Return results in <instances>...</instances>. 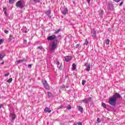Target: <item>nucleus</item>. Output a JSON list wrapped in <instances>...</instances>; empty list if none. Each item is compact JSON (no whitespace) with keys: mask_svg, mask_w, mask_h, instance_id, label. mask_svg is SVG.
<instances>
[{"mask_svg":"<svg viewBox=\"0 0 125 125\" xmlns=\"http://www.w3.org/2000/svg\"><path fill=\"white\" fill-rule=\"evenodd\" d=\"M121 98V95L119 93H115L111 97L108 101V103L112 106H116V102H117V99Z\"/></svg>","mask_w":125,"mask_h":125,"instance_id":"obj_1","label":"nucleus"},{"mask_svg":"<svg viewBox=\"0 0 125 125\" xmlns=\"http://www.w3.org/2000/svg\"><path fill=\"white\" fill-rule=\"evenodd\" d=\"M26 2L24 0H20L17 2L16 5L17 7H19L20 8H23L25 7Z\"/></svg>","mask_w":125,"mask_h":125,"instance_id":"obj_2","label":"nucleus"},{"mask_svg":"<svg viewBox=\"0 0 125 125\" xmlns=\"http://www.w3.org/2000/svg\"><path fill=\"white\" fill-rule=\"evenodd\" d=\"M58 43V40H55L50 44L51 51L53 52L56 49Z\"/></svg>","mask_w":125,"mask_h":125,"instance_id":"obj_3","label":"nucleus"},{"mask_svg":"<svg viewBox=\"0 0 125 125\" xmlns=\"http://www.w3.org/2000/svg\"><path fill=\"white\" fill-rule=\"evenodd\" d=\"M43 84L46 89H47V90H49L50 87H49V85H48V83H47V82H46V80H43Z\"/></svg>","mask_w":125,"mask_h":125,"instance_id":"obj_4","label":"nucleus"},{"mask_svg":"<svg viewBox=\"0 0 125 125\" xmlns=\"http://www.w3.org/2000/svg\"><path fill=\"white\" fill-rule=\"evenodd\" d=\"M72 60V57L70 56H66L64 57V60L66 62H69L70 60Z\"/></svg>","mask_w":125,"mask_h":125,"instance_id":"obj_5","label":"nucleus"},{"mask_svg":"<svg viewBox=\"0 0 125 125\" xmlns=\"http://www.w3.org/2000/svg\"><path fill=\"white\" fill-rule=\"evenodd\" d=\"M62 13L64 15H66V14H67V13H68V9H67V8H62Z\"/></svg>","mask_w":125,"mask_h":125,"instance_id":"obj_6","label":"nucleus"},{"mask_svg":"<svg viewBox=\"0 0 125 125\" xmlns=\"http://www.w3.org/2000/svg\"><path fill=\"white\" fill-rule=\"evenodd\" d=\"M55 39H56V36L54 35L49 36L47 38V40L48 41H52L53 40H55Z\"/></svg>","mask_w":125,"mask_h":125,"instance_id":"obj_7","label":"nucleus"},{"mask_svg":"<svg viewBox=\"0 0 125 125\" xmlns=\"http://www.w3.org/2000/svg\"><path fill=\"white\" fill-rule=\"evenodd\" d=\"M10 117L12 119V122H13L14 120H15V118H16V115L14 113H11L10 115Z\"/></svg>","mask_w":125,"mask_h":125,"instance_id":"obj_8","label":"nucleus"},{"mask_svg":"<svg viewBox=\"0 0 125 125\" xmlns=\"http://www.w3.org/2000/svg\"><path fill=\"white\" fill-rule=\"evenodd\" d=\"M17 63H18V64H19L20 63H22V62H27V60L25 59H23L22 60H19L16 61Z\"/></svg>","mask_w":125,"mask_h":125,"instance_id":"obj_9","label":"nucleus"},{"mask_svg":"<svg viewBox=\"0 0 125 125\" xmlns=\"http://www.w3.org/2000/svg\"><path fill=\"white\" fill-rule=\"evenodd\" d=\"M45 113H51V110L48 107H46L44 109Z\"/></svg>","mask_w":125,"mask_h":125,"instance_id":"obj_10","label":"nucleus"},{"mask_svg":"<svg viewBox=\"0 0 125 125\" xmlns=\"http://www.w3.org/2000/svg\"><path fill=\"white\" fill-rule=\"evenodd\" d=\"M51 13V10L50 9L45 11V14H46V15H47V16H49V15H50Z\"/></svg>","mask_w":125,"mask_h":125,"instance_id":"obj_11","label":"nucleus"},{"mask_svg":"<svg viewBox=\"0 0 125 125\" xmlns=\"http://www.w3.org/2000/svg\"><path fill=\"white\" fill-rule=\"evenodd\" d=\"M78 110L81 113H83V107H82V106H78Z\"/></svg>","mask_w":125,"mask_h":125,"instance_id":"obj_12","label":"nucleus"},{"mask_svg":"<svg viewBox=\"0 0 125 125\" xmlns=\"http://www.w3.org/2000/svg\"><path fill=\"white\" fill-rule=\"evenodd\" d=\"M108 6L109 8H110V9H113V3H112V2H108Z\"/></svg>","mask_w":125,"mask_h":125,"instance_id":"obj_13","label":"nucleus"},{"mask_svg":"<svg viewBox=\"0 0 125 125\" xmlns=\"http://www.w3.org/2000/svg\"><path fill=\"white\" fill-rule=\"evenodd\" d=\"M86 66V71H87L88 72H89V71H90V64H88Z\"/></svg>","mask_w":125,"mask_h":125,"instance_id":"obj_14","label":"nucleus"},{"mask_svg":"<svg viewBox=\"0 0 125 125\" xmlns=\"http://www.w3.org/2000/svg\"><path fill=\"white\" fill-rule=\"evenodd\" d=\"M3 9L4 13L5 16H8V15L7 14V13H6V10L7 9H6V7H4L3 8Z\"/></svg>","mask_w":125,"mask_h":125,"instance_id":"obj_15","label":"nucleus"},{"mask_svg":"<svg viewBox=\"0 0 125 125\" xmlns=\"http://www.w3.org/2000/svg\"><path fill=\"white\" fill-rule=\"evenodd\" d=\"M99 13L100 16H102V15H103V13H104V11H103V10H101L99 11Z\"/></svg>","mask_w":125,"mask_h":125,"instance_id":"obj_16","label":"nucleus"},{"mask_svg":"<svg viewBox=\"0 0 125 125\" xmlns=\"http://www.w3.org/2000/svg\"><path fill=\"white\" fill-rule=\"evenodd\" d=\"M76 68H77V66L75 63L72 64V71H75L76 70Z\"/></svg>","mask_w":125,"mask_h":125,"instance_id":"obj_17","label":"nucleus"},{"mask_svg":"<svg viewBox=\"0 0 125 125\" xmlns=\"http://www.w3.org/2000/svg\"><path fill=\"white\" fill-rule=\"evenodd\" d=\"M91 35L92 37H95V36H96V32L95 31H92L91 32Z\"/></svg>","mask_w":125,"mask_h":125,"instance_id":"obj_18","label":"nucleus"},{"mask_svg":"<svg viewBox=\"0 0 125 125\" xmlns=\"http://www.w3.org/2000/svg\"><path fill=\"white\" fill-rule=\"evenodd\" d=\"M33 0H30V1H32ZM33 1L35 2L36 3H40L41 2V0H33Z\"/></svg>","mask_w":125,"mask_h":125,"instance_id":"obj_19","label":"nucleus"},{"mask_svg":"<svg viewBox=\"0 0 125 125\" xmlns=\"http://www.w3.org/2000/svg\"><path fill=\"white\" fill-rule=\"evenodd\" d=\"M15 2V0H9V3H10V4H13Z\"/></svg>","mask_w":125,"mask_h":125,"instance_id":"obj_20","label":"nucleus"},{"mask_svg":"<svg viewBox=\"0 0 125 125\" xmlns=\"http://www.w3.org/2000/svg\"><path fill=\"white\" fill-rule=\"evenodd\" d=\"M48 97H52V94L50 92H47Z\"/></svg>","mask_w":125,"mask_h":125,"instance_id":"obj_21","label":"nucleus"},{"mask_svg":"<svg viewBox=\"0 0 125 125\" xmlns=\"http://www.w3.org/2000/svg\"><path fill=\"white\" fill-rule=\"evenodd\" d=\"M82 101L84 103H88V100H87L86 99L83 100Z\"/></svg>","mask_w":125,"mask_h":125,"instance_id":"obj_22","label":"nucleus"},{"mask_svg":"<svg viewBox=\"0 0 125 125\" xmlns=\"http://www.w3.org/2000/svg\"><path fill=\"white\" fill-rule=\"evenodd\" d=\"M8 83H10L11 82H12V78H10L9 80L7 81Z\"/></svg>","mask_w":125,"mask_h":125,"instance_id":"obj_23","label":"nucleus"},{"mask_svg":"<svg viewBox=\"0 0 125 125\" xmlns=\"http://www.w3.org/2000/svg\"><path fill=\"white\" fill-rule=\"evenodd\" d=\"M59 32H61V29H59L58 30L54 32V34H58V33H59Z\"/></svg>","mask_w":125,"mask_h":125,"instance_id":"obj_24","label":"nucleus"},{"mask_svg":"<svg viewBox=\"0 0 125 125\" xmlns=\"http://www.w3.org/2000/svg\"><path fill=\"white\" fill-rule=\"evenodd\" d=\"M75 46H76V48H78V47H82V46L80 44H76Z\"/></svg>","mask_w":125,"mask_h":125,"instance_id":"obj_25","label":"nucleus"},{"mask_svg":"<svg viewBox=\"0 0 125 125\" xmlns=\"http://www.w3.org/2000/svg\"><path fill=\"white\" fill-rule=\"evenodd\" d=\"M88 43V41H87V39L85 40V42L84 43V44L86 45H87V44Z\"/></svg>","mask_w":125,"mask_h":125,"instance_id":"obj_26","label":"nucleus"},{"mask_svg":"<svg viewBox=\"0 0 125 125\" xmlns=\"http://www.w3.org/2000/svg\"><path fill=\"white\" fill-rule=\"evenodd\" d=\"M86 83V81L84 80L82 81V85H84L85 84V83Z\"/></svg>","mask_w":125,"mask_h":125,"instance_id":"obj_27","label":"nucleus"},{"mask_svg":"<svg viewBox=\"0 0 125 125\" xmlns=\"http://www.w3.org/2000/svg\"><path fill=\"white\" fill-rule=\"evenodd\" d=\"M106 44H109V43H110V40H109V39L106 40Z\"/></svg>","mask_w":125,"mask_h":125,"instance_id":"obj_28","label":"nucleus"},{"mask_svg":"<svg viewBox=\"0 0 125 125\" xmlns=\"http://www.w3.org/2000/svg\"><path fill=\"white\" fill-rule=\"evenodd\" d=\"M102 105L103 106V107H104V108H106V104H105V103H103L102 104Z\"/></svg>","mask_w":125,"mask_h":125,"instance_id":"obj_29","label":"nucleus"},{"mask_svg":"<svg viewBox=\"0 0 125 125\" xmlns=\"http://www.w3.org/2000/svg\"><path fill=\"white\" fill-rule=\"evenodd\" d=\"M4 57V56L2 55V54H0V59L1 60L2 58Z\"/></svg>","mask_w":125,"mask_h":125,"instance_id":"obj_30","label":"nucleus"},{"mask_svg":"<svg viewBox=\"0 0 125 125\" xmlns=\"http://www.w3.org/2000/svg\"><path fill=\"white\" fill-rule=\"evenodd\" d=\"M37 48L39 49H41V50H42V46H38Z\"/></svg>","mask_w":125,"mask_h":125,"instance_id":"obj_31","label":"nucleus"},{"mask_svg":"<svg viewBox=\"0 0 125 125\" xmlns=\"http://www.w3.org/2000/svg\"><path fill=\"white\" fill-rule=\"evenodd\" d=\"M65 86L64 85H63L60 87V88H62V89H64V88H65Z\"/></svg>","mask_w":125,"mask_h":125,"instance_id":"obj_32","label":"nucleus"},{"mask_svg":"<svg viewBox=\"0 0 125 125\" xmlns=\"http://www.w3.org/2000/svg\"><path fill=\"white\" fill-rule=\"evenodd\" d=\"M3 42V39H0V44H1V43Z\"/></svg>","mask_w":125,"mask_h":125,"instance_id":"obj_33","label":"nucleus"},{"mask_svg":"<svg viewBox=\"0 0 125 125\" xmlns=\"http://www.w3.org/2000/svg\"><path fill=\"white\" fill-rule=\"evenodd\" d=\"M8 76H9V73H7L4 74V77H8Z\"/></svg>","mask_w":125,"mask_h":125,"instance_id":"obj_34","label":"nucleus"},{"mask_svg":"<svg viewBox=\"0 0 125 125\" xmlns=\"http://www.w3.org/2000/svg\"><path fill=\"white\" fill-rule=\"evenodd\" d=\"M87 100H88V102H89V101H91V97H89L88 99H86Z\"/></svg>","mask_w":125,"mask_h":125,"instance_id":"obj_35","label":"nucleus"},{"mask_svg":"<svg viewBox=\"0 0 125 125\" xmlns=\"http://www.w3.org/2000/svg\"><path fill=\"white\" fill-rule=\"evenodd\" d=\"M67 109H68V110H71V109H72V106H71V105H69Z\"/></svg>","mask_w":125,"mask_h":125,"instance_id":"obj_36","label":"nucleus"},{"mask_svg":"<svg viewBox=\"0 0 125 125\" xmlns=\"http://www.w3.org/2000/svg\"><path fill=\"white\" fill-rule=\"evenodd\" d=\"M77 124H78V125H83V123H82V122H79L77 123Z\"/></svg>","mask_w":125,"mask_h":125,"instance_id":"obj_37","label":"nucleus"},{"mask_svg":"<svg viewBox=\"0 0 125 125\" xmlns=\"http://www.w3.org/2000/svg\"><path fill=\"white\" fill-rule=\"evenodd\" d=\"M114 1H115V2H119V1H121V0H113Z\"/></svg>","mask_w":125,"mask_h":125,"instance_id":"obj_38","label":"nucleus"},{"mask_svg":"<svg viewBox=\"0 0 125 125\" xmlns=\"http://www.w3.org/2000/svg\"><path fill=\"white\" fill-rule=\"evenodd\" d=\"M62 107H63V106H62V105H61V106H60V107H59L58 108V110H59V109H62Z\"/></svg>","mask_w":125,"mask_h":125,"instance_id":"obj_39","label":"nucleus"},{"mask_svg":"<svg viewBox=\"0 0 125 125\" xmlns=\"http://www.w3.org/2000/svg\"><path fill=\"white\" fill-rule=\"evenodd\" d=\"M123 3H124V2H123V1L121 2L120 3V4H119L120 6H122V5H123Z\"/></svg>","mask_w":125,"mask_h":125,"instance_id":"obj_40","label":"nucleus"},{"mask_svg":"<svg viewBox=\"0 0 125 125\" xmlns=\"http://www.w3.org/2000/svg\"><path fill=\"white\" fill-rule=\"evenodd\" d=\"M23 43H25L26 44V43H27V40H24L23 41Z\"/></svg>","mask_w":125,"mask_h":125,"instance_id":"obj_41","label":"nucleus"},{"mask_svg":"<svg viewBox=\"0 0 125 125\" xmlns=\"http://www.w3.org/2000/svg\"><path fill=\"white\" fill-rule=\"evenodd\" d=\"M97 123H100V119L99 118H98L97 120Z\"/></svg>","mask_w":125,"mask_h":125,"instance_id":"obj_42","label":"nucleus"},{"mask_svg":"<svg viewBox=\"0 0 125 125\" xmlns=\"http://www.w3.org/2000/svg\"><path fill=\"white\" fill-rule=\"evenodd\" d=\"M4 33H5V34H8V30H5Z\"/></svg>","mask_w":125,"mask_h":125,"instance_id":"obj_43","label":"nucleus"},{"mask_svg":"<svg viewBox=\"0 0 125 125\" xmlns=\"http://www.w3.org/2000/svg\"><path fill=\"white\" fill-rule=\"evenodd\" d=\"M57 65H60V62H59V61H57Z\"/></svg>","mask_w":125,"mask_h":125,"instance_id":"obj_44","label":"nucleus"},{"mask_svg":"<svg viewBox=\"0 0 125 125\" xmlns=\"http://www.w3.org/2000/svg\"><path fill=\"white\" fill-rule=\"evenodd\" d=\"M87 1L88 3H90V0H86Z\"/></svg>","mask_w":125,"mask_h":125,"instance_id":"obj_45","label":"nucleus"},{"mask_svg":"<svg viewBox=\"0 0 125 125\" xmlns=\"http://www.w3.org/2000/svg\"><path fill=\"white\" fill-rule=\"evenodd\" d=\"M28 67H29L30 68H31V67H32V64H29V65H28Z\"/></svg>","mask_w":125,"mask_h":125,"instance_id":"obj_46","label":"nucleus"},{"mask_svg":"<svg viewBox=\"0 0 125 125\" xmlns=\"http://www.w3.org/2000/svg\"><path fill=\"white\" fill-rule=\"evenodd\" d=\"M10 38H13V36L12 35H10Z\"/></svg>","mask_w":125,"mask_h":125,"instance_id":"obj_47","label":"nucleus"},{"mask_svg":"<svg viewBox=\"0 0 125 125\" xmlns=\"http://www.w3.org/2000/svg\"><path fill=\"white\" fill-rule=\"evenodd\" d=\"M1 107H2V104H0V108H1Z\"/></svg>","mask_w":125,"mask_h":125,"instance_id":"obj_48","label":"nucleus"},{"mask_svg":"<svg viewBox=\"0 0 125 125\" xmlns=\"http://www.w3.org/2000/svg\"><path fill=\"white\" fill-rule=\"evenodd\" d=\"M1 64H4V62H2L1 63Z\"/></svg>","mask_w":125,"mask_h":125,"instance_id":"obj_49","label":"nucleus"}]
</instances>
